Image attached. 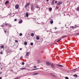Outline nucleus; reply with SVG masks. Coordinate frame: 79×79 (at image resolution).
I'll use <instances>...</instances> for the list:
<instances>
[{
	"instance_id": "obj_1",
	"label": "nucleus",
	"mask_w": 79,
	"mask_h": 79,
	"mask_svg": "<svg viewBox=\"0 0 79 79\" xmlns=\"http://www.w3.org/2000/svg\"><path fill=\"white\" fill-rule=\"evenodd\" d=\"M31 10L32 11V13H34V10H35V8H34V5L32 4H31Z\"/></svg>"
},
{
	"instance_id": "obj_2",
	"label": "nucleus",
	"mask_w": 79,
	"mask_h": 79,
	"mask_svg": "<svg viewBox=\"0 0 79 79\" xmlns=\"http://www.w3.org/2000/svg\"><path fill=\"white\" fill-rule=\"evenodd\" d=\"M4 25H5V26H8L9 27H11V25L10 24L6 22L5 23H4Z\"/></svg>"
},
{
	"instance_id": "obj_3",
	"label": "nucleus",
	"mask_w": 79,
	"mask_h": 79,
	"mask_svg": "<svg viewBox=\"0 0 79 79\" xmlns=\"http://www.w3.org/2000/svg\"><path fill=\"white\" fill-rule=\"evenodd\" d=\"M46 64L47 66H50V65H51V63L47 61L46 62Z\"/></svg>"
},
{
	"instance_id": "obj_4",
	"label": "nucleus",
	"mask_w": 79,
	"mask_h": 79,
	"mask_svg": "<svg viewBox=\"0 0 79 79\" xmlns=\"http://www.w3.org/2000/svg\"><path fill=\"white\" fill-rule=\"evenodd\" d=\"M5 34H6V35H8V34H9V31H6V30H5L4 31Z\"/></svg>"
},
{
	"instance_id": "obj_5",
	"label": "nucleus",
	"mask_w": 79,
	"mask_h": 79,
	"mask_svg": "<svg viewBox=\"0 0 79 79\" xmlns=\"http://www.w3.org/2000/svg\"><path fill=\"white\" fill-rule=\"evenodd\" d=\"M62 3L61 2H59L58 3H57L56 5L57 6L60 5H62Z\"/></svg>"
},
{
	"instance_id": "obj_6",
	"label": "nucleus",
	"mask_w": 79,
	"mask_h": 79,
	"mask_svg": "<svg viewBox=\"0 0 79 79\" xmlns=\"http://www.w3.org/2000/svg\"><path fill=\"white\" fill-rule=\"evenodd\" d=\"M19 5L17 4L15 6V9H18L19 8Z\"/></svg>"
},
{
	"instance_id": "obj_7",
	"label": "nucleus",
	"mask_w": 79,
	"mask_h": 79,
	"mask_svg": "<svg viewBox=\"0 0 79 79\" xmlns=\"http://www.w3.org/2000/svg\"><path fill=\"white\" fill-rule=\"evenodd\" d=\"M51 66L53 69H55V65L53 64H51Z\"/></svg>"
},
{
	"instance_id": "obj_8",
	"label": "nucleus",
	"mask_w": 79,
	"mask_h": 79,
	"mask_svg": "<svg viewBox=\"0 0 79 79\" xmlns=\"http://www.w3.org/2000/svg\"><path fill=\"white\" fill-rule=\"evenodd\" d=\"M52 5H53L55 3V0H53L52 1V2L51 3Z\"/></svg>"
},
{
	"instance_id": "obj_9",
	"label": "nucleus",
	"mask_w": 79,
	"mask_h": 79,
	"mask_svg": "<svg viewBox=\"0 0 79 79\" xmlns=\"http://www.w3.org/2000/svg\"><path fill=\"white\" fill-rule=\"evenodd\" d=\"M29 53H30V52H27L26 54V56H28V55H29Z\"/></svg>"
},
{
	"instance_id": "obj_10",
	"label": "nucleus",
	"mask_w": 79,
	"mask_h": 79,
	"mask_svg": "<svg viewBox=\"0 0 79 79\" xmlns=\"http://www.w3.org/2000/svg\"><path fill=\"white\" fill-rule=\"evenodd\" d=\"M8 3H9V2H8V1H7L6 2H5L6 5H8Z\"/></svg>"
},
{
	"instance_id": "obj_11",
	"label": "nucleus",
	"mask_w": 79,
	"mask_h": 79,
	"mask_svg": "<svg viewBox=\"0 0 79 79\" xmlns=\"http://www.w3.org/2000/svg\"><path fill=\"white\" fill-rule=\"evenodd\" d=\"M25 69H26V67L22 68L20 69H22V70Z\"/></svg>"
},
{
	"instance_id": "obj_12",
	"label": "nucleus",
	"mask_w": 79,
	"mask_h": 79,
	"mask_svg": "<svg viewBox=\"0 0 79 79\" xmlns=\"http://www.w3.org/2000/svg\"><path fill=\"white\" fill-rule=\"evenodd\" d=\"M38 73H35L33 74V76H36V75H38Z\"/></svg>"
},
{
	"instance_id": "obj_13",
	"label": "nucleus",
	"mask_w": 79,
	"mask_h": 79,
	"mask_svg": "<svg viewBox=\"0 0 79 79\" xmlns=\"http://www.w3.org/2000/svg\"><path fill=\"white\" fill-rule=\"evenodd\" d=\"M23 23V20H20V21H19V24H21V23Z\"/></svg>"
},
{
	"instance_id": "obj_14",
	"label": "nucleus",
	"mask_w": 79,
	"mask_h": 79,
	"mask_svg": "<svg viewBox=\"0 0 79 79\" xmlns=\"http://www.w3.org/2000/svg\"><path fill=\"white\" fill-rule=\"evenodd\" d=\"M73 76L74 77H77V74L73 75Z\"/></svg>"
},
{
	"instance_id": "obj_15",
	"label": "nucleus",
	"mask_w": 79,
	"mask_h": 79,
	"mask_svg": "<svg viewBox=\"0 0 79 79\" xmlns=\"http://www.w3.org/2000/svg\"><path fill=\"white\" fill-rule=\"evenodd\" d=\"M35 8H39V7L37 5H36L35 6Z\"/></svg>"
},
{
	"instance_id": "obj_16",
	"label": "nucleus",
	"mask_w": 79,
	"mask_h": 79,
	"mask_svg": "<svg viewBox=\"0 0 79 79\" xmlns=\"http://www.w3.org/2000/svg\"><path fill=\"white\" fill-rule=\"evenodd\" d=\"M36 39V40H39V36H37Z\"/></svg>"
},
{
	"instance_id": "obj_17",
	"label": "nucleus",
	"mask_w": 79,
	"mask_h": 79,
	"mask_svg": "<svg viewBox=\"0 0 79 79\" xmlns=\"http://www.w3.org/2000/svg\"><path fill=\"white\" fill-rule=\"evenodd\" d=\"M58 66H59V67H63V65H61L58 64Z\"/></svg>"
},
{
	"instance_id": "obj_18",
	"label": "nucleus",
	"mask_w": 79,
	"mask_h": 79,
	"mask_svg": "<svg viewBox=\"0 0 79 79\" xmlns=\"http://www.w3.org/2000/svg\"><path fill=\"white\" fill-rule=\"evenodd\" d=\"M65 37H67V35H64L62 37V38H65Z\"/></svg>"
},
{
	"instance_id": "obj_19",
	"label": "nucleus",
	"mask_w": 79,
	"mask_h": 79,
	"mask_svg": "<svg viewBox=\"0 0 79 79\" xmlns=\"http://www.w3.org/2000/svg\"><path fill=\"white\" fill-rule=\"evenodd\" d=\"M26 16L27 17H28V16H29V14L27 13L26 14Z\"/></svg>"
},
{
	"instance_id": "obj_20",
	"label": "nucleus",
	"mask_w": 79,
	"mask_h": 79,
	"mask_svg": "<svg viewBox=\"0 0 79 79\" xmlns=\"http://www.w3.org/2000/svg\"><path fill=\"white\" fill-rule=\"evenodd\" d=\"M37 63H40V60H38Z\"/></svg>"
},
{
	"instance_id": "obj_21",
	"label": "nucleus",
	"mask_w": 79,
	"mask_h": 79,
	"mask_svg": "<svg viewBox=\"0 0 79 79\" xmlns=\"http://www.w3.org/2000/svg\"><path fill=\"white\" fill-rule=\"evenodd\" d=\"M77 11H79V7H77Z\"/></svg>"
},
{
	"instance_id": "obj_22",
	"label": "nucleus",
	"mask_w": 79,
	"mask_h": 79,
	"mask_svg": "<svg viewBox=\"0 0 79 79\" xmlns=\"http://www.w3.org/2000/svg\"><path fill=\"white\" fill-rule=\"evenodd\" d=\"M31 36H32V37H33V36H34V33H32L31 34Z\"/></svg>"
},
{
	"instance_id": "obj_23",
	"label": "nucleus",
	"mask_w": 79,
	"mask_h": 79,
	"mask_svg": "<svg viewBox=\"0 0 79 79\" xmlns=\"http://www.w3.org/2000/svg\"><path fill=\"white\" fill-rule=\"evenodd\" d=\"M1 48H4V45H2L1 46Z\"/></svg>"
},
{
	"instance_id": "obj_24",
	"label": "nucleus",
	"mask_w": 79,
	"mask_h": 79,
	"mask_svg": "<svg viewBox=\"0 0 79 79\" xmlns=\"http://www.w3.org/2000/svg\"><path fill=\"white\" fill-rule=\"evenodd\" d=\"M52 8L50 7L49 8V11H52Z\"/></svg>"
},
{
	"instance_id": "obj_25",
	"label": "nucleus",
	"mask_w": 79,
	"mask_h": 79,
	"mask_svg": "<svg viewBox=\"0 0 79 79\" xmlns=\"http://www.w3.org/2000/svg\"><path fill=\"white\" fill-rule=\"evenodd\" d=\"M27 42H25L24 43V44L25 45H27Z\"/></svg>"
},
{
	"instance_id": "obj_26",
	"label": "nucleus",
	"mask_w": 79,
	"mask_h": 79,
	"mask_svg": "<svg viewBox=\"0 0 79 79\" xmlns=\"http://www.w3.org/2000/svg\"><path fill=\"white\" fill-rule=\"evenodd\" d=\"M50 23H51V24H53V21H51L50 22Z\"/></svg>"
},
{
	"instance_id": "obj_27",
	"label": "nucleus",
	"mask_w": 79,
	"mask_h": 79,
	"mask_svg": "<svg viewBox=\"0 0 79 79\" xmlns=\"http://www.w3.org/2000/svg\"><path fill=\"white\" fill-rule=\"evenodd\" d=\"M52 77H56V75H54V74H53L52 76Z\"/></svg>"
},
{
	"instance_id": "obj_28",
	"label": "nucleus",
	"mask_w": 79,
	"mask_h": 79,
	"mask_svg": "<svg viewBox=\"0 0 79 79\" xmlns=\"http://www.w3.org/2000/svg\"><path fill=\"white\" fill-rule=\"evenodd\" d=\"M31 4L30 3H28L27 4V5L28 6H29V5H30Z\"/></svg>"
},
{
	"instance_id": "obj_29",
	"label": "nucleus",
	"mask_w": 79,
	"mask_h": 79,
	"mask_svg": "<svg viewBox=\"0 0 79 79\" xmlns=\"http://www.w3.org/2000/svg\"><path fill=\"white\" fill-rule=\"evenodd\" d=\"M23 35V34L21 33H20L19 35L20 36H22V35Z\"/></svg>"
},
{
	"instance_id": "obj_30",
	"label": "nucleus",
	"mask_w": 79,
	"mask_h": 79,
	"mask_svg": "<svg viewBox=\"0 0 79 79\" xmlns=\"http://www.w3.org/2000/svg\"><path fill=\"white\" fill-rule=\"evenodd\" d=\"M27 6H28L27 5V4H26L25 6V8H27Z\"/></svg>"
},
{
	"instance_id": "obj_31",
	"label": "nucleus",
	"mask_w": 79,
	"mask_h": 79,
	"mask_svg": "<svg viewBox=\"0 0 79 79\" xmlns=\"http://www.w3.org/2000/svg\"><path fill=\"white\" fill-rule=\"evenodd\" d=\"M57 2H57V1H55V3L56 4V3H57Z\"/></svg>"
},
{
	"instance_id": "obj_32",
	"label": "nucleus",
	"mask_w": 79,
	"mask_h": 79,
	"mask_svg": "<svg viewBox=\"0 0 79 79\" xmlns=\"http://www.w3.org/2000/svg\"><path fill=\"white\" fill-rule=\"evenodd\" d=\"M22 65H24V62H22Z\"/></svg>"
},
{
	"instance_id": "obj_33",
	"label": "nucleus",
	"mask_w": 79,
	"mask_h": 79,
	"mask_svg": "<svg viewBox=\"0 0 79 79\" xmlns=\"http://www.w3.org/2000/svg\"><path fill=\"white\" fill-rule=\"evenodd\" d=\"M33 43H31L30 45H33Z\"/></svg>"
},
{
	"instance_id": "obj_34",
	"label": "nucleus",
	"mask_w": 79,
	"mask_h": 79,
	"mask_svg": "<svg viewBox=\"0 0 79 79\" xmlns=\"http://www.w3.org/2000/svg\"><path fill=\"white\" fill-rule=\"evenodd\" d=\"M3 52H1L0 53V54H1V55H2V54H3Z\"/></svg>"
},
{
	"instance_id": "obj_35",
	"label": "nucleus",
	"mask_w": 79,
	"mask_h": 79,
	"mask_svg": "<svg viewBox=\"0 0 79 79\" xmlns=\"http://www.w3.org/2000/svg\"><path fill=\"white\" fill-rule=\"evenodd\" d=\"M50 74H51V75H52V76L53 75V73H50Z\"/></svg>"
},
{
	"instance_id": "obj_36",
	"label": "nucleus",
	"mask_w": 79,
	"mask_h": 79,
	"mask_svg": "<svg viewBox=\"0 0 79 79\" xmlns=\"http://www.w3.org/2000/svg\"><path fill=\"white\" fill-rule=\"evenodd\" d=\"M18 78H19V77H17L15 79H18Z\"/></svg>"
},
{
	"instance_id": "obj_37",
	"label": "nucleus",
	"mask_w": 79,
	"mask_h": 79,
	"mask_svg": "<svg viewBox=\"0 0 79 79\" xmlns=\"http://www.w3.org/2000/svg\"><path fill=\"white\" fill-rule=\"evenodd\" d=\"M56 10H57V9H58V7L57 6H56Z\"/></svg>"
},
{
	"instance_id": "obj_38",
	"label": "nucleus",
	"mask_w": 79,
	"mask_h": 79,
	"mask_svg": "<svg viewBox=\"0 0 79 79\" xmlns=\"http://www.w3.org/2000/svg\"><path fill=\"white\" fill-rule=\"evenodd\" d=\"M55 33H56V35H57V34H58V32H55Z\"/></svg>"
},
{
	"instance_id": "obj_39",
	"label": "nucleus",
	"mask_w": 79,
	"mask_h": 79,
	"mask_svg": "<svg viewBox=\"0 0 79 79\" xmlns=\"http://www.w3.org/2000/svg\"><path fill=\"white\" fill-rule=\"evenodd\" d=\"M65 79H69V78H68V77H65Z\"/></svg>"
},
{
	"instance_id": "obj_40",
	"label": "nucleus",
	"mask_w": 79,
	"mask_h": 79,
	"mask_svg": "<svg viewBox=\"0 0 79 79\" xmlns=\"http://www.w3.org/2000/svg\"><path fill=\"white\" fill-rule=\"evenodd\" d=\"M15 16V14H12V16Z\"/></svg>"
},
{
	"instance_id": "obj_41",
	"label": "nucleus",
	"mask_w": 79,
	"mask_h": 79,
	"mask_svg": "<svg viewBox=\"0 0 79 79\" xmlns=\"http://www.w3.org/2000/svg\"><path fill=\"white\" fill-rule=\"evenodd\" d=\"M15 21H17V19H15L14 20Z\"/></svg>"
},
{
	"instance_id": "obj_42",
	"label": "nucleus",
	"mask_w": 79,
	"mask_h": 79,
	"mask_svg": "<svg viewBox=\"0 0 79 79\" xmlns=\"http://www.w3.org/2000/svg\"><path fill=\"white\" fill-rule=\"evenodd\" d=\"M71 27V28H72V29H73V28H74V26H72V27Z\"/></svg>"
},
{
	"instance_id": "obj_43",
	"label": "nucleus",
	"mask_w": 79,
	"mask_h": 79,
	"mask_svg": "<svg viewBox=\"0 0 79 79\" xmlns=\"http://www.w3.org/2000/svg\"><path fill=\"white\" fill-rule=\"evenodd\" d=\"M79 27L78 26H76L74 27V28H76V27Z\"/></svg>"
},
{
	"instance_id": "obj_44",
	"label": "nucleus",
	"mask_w": 79,
	"mask_h": 79,
	"mask_svg": "<svg viewBox=\"0 0 79 79\" xmlns=\"http://www.w3.org/2000/svg\"><path fill=\"white\" fill-rule=\"evenodd\" d=\"M34 68H36V66H34Z\"/></svg>"
},
{
	"instance_id": "obj_45",
	"label": "nucleus",
	"mask_w": 79,
	"mask_h": 79,
	"mask_svg": "<svg viewBox=\"0 0 79 79\" xmlns=\"http://www.w3.org/2000/svg\"><path fill=\"white\" fill-rule=\"evenodd\" d=\"M61 40V39H59L58 40V41L59 42V41H60V40Z\"/></svg>"
},
{
	"instance_id": "obj_46",
	"label": "nucleus",
	"mask_w": 79,
	"mask_h": 79,
	"mask_svg": "<svg viewBox=\"0 0 79 79\" xmlns=\"http://www.w3.org/2000/svg\"><path fill=\"white\" fill-rule=\"evenodd\" d=\"M77 69H74L73 70H72V71H74V70H76Z\"/></svg>"
},
{
	"instance_id": "obj_47",
	"label": "nucleus",
	"mask_w": 79,
	"mask_h": 79,
	"mask_svg": "<svg viewBox=\"0 0 79 79\" xmlns=\"http://www.w3.org/2000/svg\"><path fill=\"white\" fill-rule=\"evenodd\" d=\"M20 50H22V48H20L19 49Z\"/></svg>"
},
{
	"instance_id": "obj_48",
	"label": "nucleus",
	"mask_w": 79,
	"mask_h": 79,
	"mask_svg": "<svg viewBox=\"0 0 79 79\" xmlns=\"http://www.w3.org/2000/svg\"><path fill=\"white\" fill-rule=\"evenodd\" d=\"M15 42H17V43L18 42V41L17 40H16L15 41Z\"/></svg>"
},
{
	"instance_id": "obj_49",
	"label": "nucleus",
	"mask_w": 79,
	"mask_h": 79,
	"mask_svg": "<svg viewBox=\"0 0 79 79\" xmlns=\"http://www.w3.org/2000/svg\"><path fill=\"white\" fill-rule=\"evenodd\" d=\"M55 29H57V28L56 27H55Z\"/></svg>"
},
{
	"instance_id": "obj_50",
	"label": "nucleus",
	"mask_w": 79,
	"mask_h": 79,
	"mask_svg": "<svg viewBox=\"0 0 79 79\" xmlns=\"http://www.w3.org/2000/svg\"><path fill=\"white\" fill-rule=\"evenodd\" d=\"M46 2H48L49 0H46Z\"/></svg>"
},
{
	"instance_id": "obj_51",
	"label": "nucleus",
	"mask_w": 79,
	"mask_h": 79,
	"mask_svg": "<svg viewBox=\"0 0 79 79\" xmlns=\"http://www.w3.org/2000/svg\"><path fill=\"white\" fill-rule=\"evenodd\" d=\"M79 35V34L78 33V34H77V35Z\"/></svg>"
},
{
	"instance_id": "obj_52",
	"label": "nucleus",
	"mask_w": 79,
	"mask_h": 79,
	"mask_svg": "<svg viewBox=\"0 0 79 79\" xmlns=\"http://www.w3.org/2000/svg\"><path fill=\"white\" fill-rule=\"evenodd\" d=\"M35 69H33V70H35Z\"/></svg>"
},
{
	"instance_id": "obj_53",
	"label": "nucleus",
	"mask_w": 79,
	"mask_h": 79,
	"mask_svg": "<svg viewBox=\"0 0 79 79\" xmlns=\"http://www.w3.org/2000/svg\"><path fill=\"white\" fill-rule=\"evenodd\" d=\"M21 58H23V56L20 57Z\"/></svg>"
},
{
	"instance_id": "obj_54",
	"label": "nucleus",
	"mask_w": 79,
	"mask_h": 79,
	"mask_svg": "<svg viewBox=\"0 0 79 79\" xmlns=\"http://www.w3.org/2000/svg\"><path fill=\"white\" fill-rule=\"evenodd\" d=\"M73 72H76V71H73Z\"/></svg>"
},
{
	"instance_id": "obj_55",
	"label": "nucleus",
	"mask_w": 79,
	"mask_h": 79,
	"mask_svg": "<svg viewBox=\"0 0 79 79\" xmlns=\"http://www.w3.org/2000/svg\"><path fill=\"white\" fill-rule=\"evenodd\" d=\"M2 77H0V79H2Z\"/></svg>"
},
{
	"instance_id": "obj_56",
	"label": "nucleus",
	"mask_w": 79,
	"mask_h": 79,
	"mask_svg": "<svg viewBox=\"0 0 79 79\" xmlns=\"http://www.w3.org/2000/svg\"><path fill=\"white\" fill-rule=\"evenodd\" d=\"M59 42L58 40L57 41H56V42Z\"/></svg>"
},
{
	"instance_id": "obj_57",
	"label": "nucleus",
	"mask_w": 79,
	"mask_h": 79,
	"mask_svg": "<svg viewBox=\"0 0 79 79\" xmlns=\"http://www.w3.org/2000/svg\"><path fill=\"white\" fill-rule=\"evenodd\" d=\"M34 19H35V18H34Z\"/></svg>"
},
{
	"instance_id": "obj_58",
	"label": "nucleus",
	"mask_w": 79,
	"mask_h": 79,
	"mask_svg": "<svg viewBox=\"0 0 79 79\" xmlns=\"http://www.w3.org/2000/svg\"><path fill=\"white\" fill-rule=\"evenodd\" d=\"M78 68H79V67H78Z\"/></svg>"
}]
</instances>
